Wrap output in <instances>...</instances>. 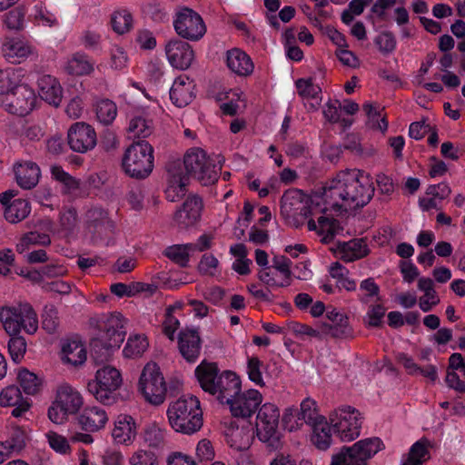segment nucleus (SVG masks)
I'll return each instance as SVG.
<instances>
[{
  "label": "nucleus",
  "mask_w": 465,
  "mask_h": 465,
  "mask_svg": "<svg viewBox=\"0 0 465 465\" xmlns=\"http://www.w3.org/2000/svg\"><path fill=\"white\" fill-rule=\"evenodd\" d=\"M108 420L105 411L100 407H87L78 417L79 424L82 429L94 432L103 429Z\"/></svg>",
  "instance_id": "obj_29"
},
{
  "label": "nucleus",
  "mask_w": 465,
  "mask_h": 465,
  "mask_svg": "<svg viewBox=\"0 0 465 465\" xmlns=\"http://www.w3.org/2000/svg\"><path fill=\"white\" fill-rule=\"evenodd\" d=\"M183 164L187 173L185 175L196 179L204 186L214 183L222 169L200 148L190 149L184 155Z\"/></svg>",
  "instance_id": "obj_6"
},
{
  "label": "nucleus",
  "mask_w": 465,
  "mask_h": 465,
  "mask_svg": "<svg viewBox=\"0 0 465 465\" xmlns=\"http://www.w3.org/2000/svg\"><path fill=\"white\" fill-rule=\"evenodd\" d=\"M91 357L96 364H103L108 361L115 349L120 346H113L111 341L101 337L93 339L90 342Z\"/></svg>",
  "instance_id": "obj_37"
},
{
  "label": "nucleus",
  "mask_w": 465,
  "mask_h": 465,
  "mask_svg": "<svg viewBox=\"0 0 465 465\" xmlns=\"http://www.w3.org/2000/svg\"><path fill=\"white\" fill-rule=\"evenodd\" d=\"M99 337L111 341L113 346H120L125 337L123 316L118 312L101 315L97 320Z\"/></svg>",
  "instance_id": "obj_15"
},
{
  "label": "nucleus",
  "mask_w": 465,
  "mask_h": 465,
  "mask_svg": "<svg viewBox=\"0 0 465 465\" xmlns=\"http://www.w3.org/2000/svg\"><path fill=\"white\" fill-rule=\"evenodd\" d=\"M374 43L382 54H391L396 48V38L390 31H384L377 35Z\"/></svg>",
  "instance_id": "obj_56"
},
{
  "label": "nucleus",
  "mask_w": 465,
  "mask_h": 465,
  "mask_svg": "<svg viewBox=\"0 0 465 465\" xmlns=\"http://www.w3.org/2000/svg\"><path fill=\"white\" fill-rule=\"evenodd\" d=\"M42 326L48 333L56 331L59 326L57 309L54 305H46L42 314Z\"/></svg>",
  "instance_id": "obj_54"
},
{
  "label": "nucleus",
  "mask_w": 465,
  "mask_h": 465,
  "mask_svg": "<svg viewBox=\"0 0 465 465\" xmlns=\"http://www.w3.org/2000/svg\"><path fill=\"white\" fill-rule=\"evenodd\" d=\"M130 465H159V459L155 451L145 449L135 450L129 457Z\"/></svg>",
  "instance_id": "obj_50"
},
{
  "label": "nucleus",
  "mask_w": 465,
  "mask_h": 465,
  "mask_svg": "<svg viewBox=\"0 0 465 465\" xmlns=\"http://www.w3.org/2000/svg\"><path fill=\"white\" fill-rule=\"evenodd\" d=\"M330 423L334 433L342 441H351L360 435L361 413L351 406H341L330 414Z\"/></svg>",
  "instance_id": "obj_9"
},
{
  "label": "nucleus",
  "mask_w": 465,
  "mask_h": 465,
  "mask_svg": "<svg viewBox=\"0 0 465 465\" xmlns=\"http://www.w3.org/2000/svg\"><path fill=\"white\" fill-rule=\"evenodd\" d=\"M173 306H169L166 309L165 320L163 322V332L171 341H173V334L179 327V321L173 316Z\"/></svg>",
  "instance_id": "obj_62"
},
{
  "label": "nucleus",
  "mask_w": 465,
  "mask_h": 465,
  "mask_svg": "<svg viewBox=\"0 0 465 465\" xmlns=\"http://www.w3.org/2000/svg\"><path fill=\"white\" fill-rule=\"evenodd\" d=\"M382 448V441L374 437L359 440L352 446L345 448V450L351 452L357 465H364L367 460L371 459Z\"/></svg>",
  "instance_id": "obj_24"
},
{
  "label": "nucleus",
  "mask_w": 465,
  "mask_h": 465,
  "mask_svg": "<svg viewBox=\"0 0 465 465\" xmlns=\"http://www.w3.org/2000/svg\"><path fill=\"white\" fill-rule=\"evenodd\" d=\"M170 174L169 185L165 191L166 198L170 202H175L186 193L188 185V177L184 175L179 168V163H173L168 168Z\"/></svg>",
  "instance_id": "obj_27"
},
{
  "label": "nucleus",
  "mask_w": 465,
  "mask_h": 465,
  "mask_svg": "<svg viewBox=\"0 0 465 465\" xmlns=\"http://www.w3.org/2000/svg\"><path fill=\"white\" fill-rule=\"evenodd\" d=\"M122 381L120 371L105 365L97 370L95 379L87 383V390L101 403L112 405L118 400Z\"/></svg>",
  "instance_id": "obj_5"
},
{
  "label": "nucleus",
  "mask_w": 465,
  "mask_h": 465,
  "mask_svg": "<svg viewBox=\"0 0 465 465\" xmlns=\"http://www.w3.org/2000/svg\"><path fill=\"white\" fill-rule=\"evenodd\" d=\"M31 211L29 203L24 199H15L5 208V218L11 223L25 219Z\"/></svg>",
  "instance_id": "obj_38"
},
{
  "label": "nucleus",
  "mask_w": 465,
  "mask_h": 465,
  "mask_svg": "<svg viewBox=\"0 0 465 465\" xmlns=\"http://www.w3.org/2000/svg\"><path fill=\"white\" fill-rule=\"evenodd\" d=\"M310 198L298 189L287 190L281 199V214L288 222L311 214Z\"/></svg>",
  "instance_id": "obj_13"
},
{
  "label": "nucleus",
  "mask_w": 465,
  "mask_h": 465,
  "mask_svg": "<svg viewBox=\"0 0 465 465\" xmlns=\"http://www.w3.org/2000/svg\"><path fill=\"white\" fill-rule=\"evenodd\" d=\"M14 172L17 184L25 190L35 187L41 174L38 165L33 162L16 163Z\"/></svg>",
  "instance_id": "obj_25"
},
{
  "label": "nucleus",
  "mask_w": 465,
  "mask_h": 465,
  "mask_svg": "<svg viewBox=\"0 0 465 465\" xmlns=\"http://www.w3.org/2000/svg\"><path fill=\"white\" fill-rule=\"evenodd\" d=\"M227 65L232 72L242 76L251 74L254 68L250 56L239 49L228 51Z\"/></svg>",
  "instance_id": "obj_35"
},
{
  "label": "nucleus",
  "mask_w": 465,
  "mask_h": 465,
  "mask_svg": "<svg viewBox=\"0 0 465 465\" xmlns=\"http://www.w3.org/2000/svg\"><path fill=\"white\" fill-rule=\"evenodd\" d=\"M224 436L229 446L239 451L248 450L253 439L250 425H239L234 421L226 428Z\"/></svg>",
  "instance_id": "obj_20"
},
{
  "label": "nucleus",
  "mask_w": 465,
  "mask_h": 465,
  "mask_svg": "<svg viewBox=\"0 0 465 465\" xmlns=\"http://www.w3.org/2000/svg\"><path fill=\"white\" fill-rule=\"evenodd\" d=\"M18 380L20 386L23 388L26 394L35 395L40 391V379L28 370L25 369L20 371L18 373Z\"/></svg>",
  "instance_id": "obj_48"
},
{
  "label": "nucleus",
  "mask_w": 465,
  "mask_h": 465,
  "mask_svg": "<svg viewBox=\"0 0 465 465\" xmlns=\"http://www.w3.org/2000/svg\"><path fill=\"white\" fill-rule=\"evenodd\" d=\"M111 23L114 32L124 35L131 29L133 17L126 10L117 11L113 14Z\"/></svg>",
  "instance_id": "obj_49"
},
{
  "label": "nucleus",
  "mask_w": 465,
  "mask_h": 465,
  "mask_svg": "<svg viewBox=\"0 0 465 465\" xmlns=\"http://www.w3.org/2000/svg\"><path fill=\"white\" fill-rule=\"evenodd\" d=\"M2 52L8 62L20 64L34 54V48L23 40L8 38L3 44Z\"/></svg>",
  "instance_id": "obj_26"
},
{
  "label": "nucleus",
  "mask_w": 465,
  "mask_h": 465,
  "mask_svg": "<svg viewBox=\"0 0 465 465\" xmlns=\"http://www.w3.org/2000/svg\"><path fill=\"white\" fill-rule=\"evenodd\" d=\"M322 331L333 338L342 339L351 336V329L349 321L341 322L338 325L322 324Z\"/></svg>",
  "instance_id": "obj_61"
},
{
  "label": "nucleus",
  "mask_w": 465,
  "mask_h": 465,
  "mask_svg": "<svg viewBox=\"0 0 465 465\" xmlns=\"http://www.w3.org/2000/svg\"><path fill=\"white\" fill-rule=\"evenodd\" d=\"M360 291L362 292L363 294L361 295L359 299L363 303H369L373 298H376L377 301L380 300V287L376 284L373 278L363 280L360 283Z\"/></svg>",
  "instance_id": "obj_55"
},
{
  "label": "nucleus",
  "mask_w": 465,
  "mask_h": 465,
  "mask_svg": "<svg viewBox=\"0 0 465 465\" xmlns=\"http://www.w3.org/2000/svg\"><path fill=\"white\" fill-rule=\"evenodd\" d=\"M339 250L341 259L347 262L361 259L367 256L370 252L366 241L363 238L343 242L340 243Z\"/></svg>",
  "instance_id": "obj_34"
},
{
  "label": "nucleus",
  "mask_w": 465,
  "mask_h": 465,
  "mask_svg": "<svg viewBox=\"0 0 465 465\" xmlns=\"http://www.w3.org/2000/svg\"><path fill=\"white\" fill-rule=\"evenodd\" d=\"M315 405L316 402L310 398L303 400L301 403L300 412L297 414L298 420H303L305 423L312 425L319 422V416L316 412Z\"/></svg>",
  "instance_id": "obj_52"
},
{
  "label": "nucleus",
  "mask_w": 465,
  "mask_h": 465,
  "mask_svg": "<svg viewBox=\"0 0 465 465\" xmlns=\"http://www.w3.org/2000/svg\"><path fill=\"white\" fill-rule=\"evenodd\" d=\"M194 85L188 77L180 76L176 78L170 89V99L177 107H184L193 98Z\"/></svg>",
  "instance_id": "obj_30"
},
{
  "label": "nucleus",
  "mask_w": 465,
  "mask_h": 465,
  "mask_svg": "<svg viewBox=\"0 0 465 465\" xmlns=\"http://www.w3.org/2000/svg\"><path fill=\"white\" fill-rule=\"evenodd\" d=\"M27 440L28 436L24 429L18 426L11 427L7 439L0 442V463L23 450Z\"/></svg>",
  "instance_id": "obj_19"
},
{
  "label": "nucleus",
  "mask_w": 465,
  "mask_h": 465,
  "mask_svg": "<svg viewBox=\"0 0 465 465\" xmlns=\"http://www.w3.org/2000/svg\"><path fill=\"white\" fill-rule=\"evenodd\" d=\"M215 363L202 361L195 369V376L202 389L212 395H216L221 403H226L241 391V381L232 371H226L218 375Z\"/></svg>",
  "instance_id": "obj_2"
},
{
  "label": "nucleus",
  "mask_w": 465,
  "mask_h": 465,
  "mask_svg": "<svg viewBox=\"0 0 465 465\" xmlns=\"http://www.w3.org/2000/svg\"><path fill=\"white\" fill-rule=\"evenodd\" d=\"M313 426L312 443L322 450H327L331 444V426L326 421H319Z\"/></svg>",
  "instance_id": "obj_40"
},
{
  "label": "nucleus",
  "mask_w": 465,
  "mask_h": 465,
  "mask_svg": "<svg viewBox=\"0 0 465 465\" xmlns=\"http://www.w3.org/2000/svg\"><path fill=\"white\" fill-rule=\"evenodd\" d=\"M299 95L303 98H315L321 92V88L314 84L311 78H300L295 83Z\"/></svg>",
  "instance_id": "obj_58"
},
{
  "label": "nucleus",
  "mask_w": 465,
  "mask_h": 465,
  "mask_svg": "<svg viewBox=\"0 0 465 465\" xmlns=\"http://www.w3.org/2000/svg\"><path fill=\"white\" fill-rule=\"evenodd\" d=\"M49 446L57 453L67 454L71 451V447L65 437L54 432L49 431L46 434Z\"/></svg>",
  "instance_id": "obj_57"
},
{
  "label": "nucleus",
  "mask_w": 465,
  "mask_h": 465,
  "mask_svg": "<svg viewBox=\"0 0 465 465\" xmlns=\"http://www.w3.org/2000/svg\"><path fill=\"white\" fill-rule=\"evenodd\" d=\"M140 438L143 445L153 451H161L167 446L166 430L155 421L144 424Z\"/></svg>",
  "instance_id": "obj_23"
},
{
  "label": "nucleus",
  "mask_w": 465,
  "mask_h": 465,
  "mask_svg": "<svg viewBox=\"0 0 465 465\" xmlns=\"http://www.w3.org/2000/svg\"><path fill=\"white\" fill-rule=\"evenodd\" d=\"M116 115L117 106L113 101L109 99H103L97 103L96 116L99 122L104 124H110L114 122Z\"/></svg>",
  "instance_id": "obj_46"
},
{
  "label": "nucleus",
  "mask_w": 465,
  "mask_h": 465,
  "mask_svg": "<svg viewBox=\"0 0 465 465\" xmlns=\"http://www.w3.org/2000/svg\"><path fill=\"white\" fill-rule=\"evenodd\" d=\"M203 202L198 196H189L176 211L173 220L180 228H188L197 223L201 216Z\"/></svg>",
  "instance_id": "obj_18"
},
{
  "label": "nucleus",
  "mask_w": 465,
  "mask_h": 465,
  "mask_svg": "<svg viewBox=\"0 0 465 465\" xmlns=\"http://www.w3.org/2000/svg\"><path fill=\"white\" fill-rule=\"evenodd\" d=\"M280 411L272 403L263 404L257 414L256 430L257 437L264 442L270 450L282 448L281 433L278 430Z\"/></svg>",
  "instance_id": "obj_8"
},
{
  "label": "nucleus",
  "mask_w": 465,
  "mask_h": 465,
  "mask_svg": "<svg viewBox=\"0 0 465 465\" xmlns=\"http://www.w3.org/2000/svg\"><path fill=\"white\" fill-rule=\"evenodd\" d=\"M87 223L89 229L99 235L112 232L114 229V223L108 217L107 212L101 208H93L87 212Z\"/></svg>",
  "instance_id": "obj_33"
},
{
  "label": "nucleus",
  "mask_w": 465,
  "mask_h": 465,
  "mask_svg": "<svg viewBox=\"0 0 465 465\" xmlns=\"http://www.w3.org/2000/svg\"><path fill=\"white\" fill-rule=\"evenodd\" d=\"M201 342L196 330L185 329L179 333V351L188 362H194L198 359L201 352Z\"/></svg>",
  "instance_id": "obj_21"
},
{
  "label": "nucleus",
  "mask_w": 465,
  "mask_h": 465,
  "mask_svg": "<svg viewBox=\"0 0 465 465\" xmlns=\"http://www.w3.org/2000/svg\"><path fill=\"white\" fill-rule=\"evenodd\" d=\"M374 192L370 174L358 169H346L326 183L322 196L333 210L347 212L367 205Z\"/></svg>",
  "instance_id": "obj_1"
},
{
  "label": "nucleus",
  "mask_w": 465,
  "mask_h": 465,
  "mask_svg": "<svg viewBox=\"0 0 465 465\" xmlns=\"http://www.w3.org/2000/svg\"><path fill=\"white\" fill-rule=\"evenodd\" d=\"M70 148L77 153H86L94 148L97 143L94 129L83 122L74 124L67 134Z\"/></svg>",
  "instance_id": "obj_14"
},
{
  "label": "nucleus",
  "mask_w": 465,
  "mask_h": 465,
  "mask_svg": "<svg viewBox=\"0 0 465 465\" xmlns=\"http://www.w3.org/2000/svg\"><path fill=\"white\" fill-rule=\"evenodd\" d=\"M165 52L170 64L181 70L187 69L194 58L191 45L182 40H171L166 45Z\"/></svg>",
  "instance_id": "obj_17"
},
{
  "label": "nucleus",
  "mask_w": 465,
  "mask_h": 465,
  "mask_svg": "<svg viewBox=\"0 0 465 465\" xmlns=\"http://www.w3.org/2000/svg\"><path fill=\"white\" fill-rule=\"evenodd\" d=\"M218 264V260L213 254L206 253L201 258L198 264V271L201 274L213 275V271L217 268Z\"/></svg>",
  "instance_id": "obj_63"
},
{
  "label": "nucleus",
  "mask_w": 465,
  "mask_h": 465,
  "mask_svg": "<svg viewBox=\"0 0 465 465\" xmlns=\"http://www.w3.org/2000/svg\"><path fill=\"white\" fill-rule=\"evenodd\" d=\"M136 433V426L133 417L129 415L118 416L112 431V436L115 441L121 444H129L133 442Z\"/></svg>",
  "instance_id": "obj_32"
},
{
  "label": "nucleus",
  "mask_w": 465,
  "mask_h": 465,
  "mask_svg": "<svg viewBox=\"0 0 465 465\" xmlns=\"http://www.w3.org/2000/svg\"><path fill=\"white\" fill-rule=\"evenodd\" d=\"M66 70L74 75H85L94 71V63L85 54L76 53L67 62Z\"/></svg>",
  "instance_id": "obj_39"
},
{
  "label": "nucleus",
  "mask_w": 465,
  "mask_h": 465,
  "mask_svg": "<svg viewBox=\"0 0 465 465\" xmlns=\"http://www.w3.org/2000/svg\"><path fill=\"white\" fill-rule=\"evenodd\" d=\"M139 388L150 403L159 405L164 401L166 383L156 363L149 362L144 366L139 380Z\"/></svg>",
  "instance_id": "obj_10"
},
{
  "label": "nucleus",
  "mask_w": 465,
  "mask_h": 465,
  "mask_svg": "<svg viewBox=\"0 0 465 465\" xmlns=\"http://www.w3.org/2000/svg\"><path fill=\"white\" fill-rule=\"evenodd\" d=\"M173 26L180 36L192 41L201 39L206 32V26L201 15L188 7L177 13Z\"/></svg>",
  "instance_id": "obj_12"
},
{
  "label": "nucleus",
  "mask_w": 465,
  "mask_h": 465,
  "mask_svg": "<svg viewBox=\"0 0 465 465\" xmlns=\"http://www.w3.org/2000/svg\"><path fill=\"white\" fill-rule=\"evenodd\" d=\"M428 446L429 441L427 440H420L415 442L411 446L408 458L403 462V465H421L430 458Z\"/></svg>",
  "instance_id": "obj_43"
},
{
  "label": "nucleus",
  "mask_w": 465,
  "mask_h": 465,
  "mask_svg": "<svg viewBox=\"0 0 465 465\" xmlns=\"http://www.w3.org/2000/svg\"><path fill=\"white\" fill-rule=\"evenodd\" d=\"M25 13L22 8L16 7L5 14V24L10 30L19 31L24 28Z\"/></svg>",
  "instance_id": "obj_60"
},
{
  "label": "nucleus",
  "mask_w": 465,
  "mask_h": 465,
  "mask_svg": "<svg viewBox=\"0 0 465 465\" xmlns=\"http://www.w3.org/2000/svg\"><path fill=\"white\" fill-rule=\"evenodd\" d=\"M51 173L54 179L63 184V193L73 194L79 190L80 181L66 173L61 166H52Z\"/></svg>",
  "instance_id": "obj_41"
},
{
  "label": "nucleus",
  "mask_w": 465,
  "mask_h": 465,
  "mask_svg": "<svg viewBox=\"0 0 465 465\" xmlns=\"http://www.w3.org/2000/svg\"><path fill=\"white\" fill-rule=\"evenodd\" d=\"M128 132L134 134V137H148L153 132L151 121L137 116L130 121Z\"/></svg>",
  "instance_id": "obj_51"
},
{
  "label": "nucleus",
  "mask_w": 465,
  "mask_h": 465,
  "mask_svg": "<svg viewBox=\"0 0 465 465\" xmlns=\"http://www.w3.org/2000/svg\"><path fill=\"white\" fill-rule=\"evenodd\" d=\"M123 168L133 178H146L153 169V146L145 140L134 142L124 153Z\"/></svg>",
  "instance_id": "obj_4"
},
{
  "label": "nucleus",
  "mask_w": 465,
  "mask_h": 465,
  "mask_svg": "<svg viewBox=\"0 0 465 465\" xmlns=\"http://www.w3.org/2000/svg\"><path fill=\"white\" fill-rule=\"evenodd\" d=\"M263 363L258 357H251L247 361V374L249 379L257 385L263 386V379L262 376V367Z\"/></svg>",
  "instance_id": "obj_59"
},
{
  "label": "nucleus",
  "mask_w": 465,
  "mask_h": 465,
  "mask_svg": "<svg viewBox=\"0 0 465 465\" xmlns=\"http://www.w3.org/2000/svg\"><path fill=\"white\" fill-rule=\"evenodd\" d=\"M62 360L73 366L83 364L86 361V351L79 341H67L62 346Z\"/></svg>",
  "instance_id": "obj_36"
},
{
  "label": "nucleus",
  "mask_w": 465,
  "mask_h": 465,
  "mask_svg": "<svg viewBox=\"0 0 465 465\" xmlns=\"http://www.w3.org/2000/svg\"><path fill=\"white\" fill-rule=\"evenodd\" d=\"M262 401V394L257 390H248L238 394L228 402L234 417L247 418L256 412Z\"/></svg>",
  "instance_id": "obj_16"
},
{
  "label": "nucleus",
  "mask_w": 465,
  "mask_h": 465,
  "mask_svg": "<svg viewBox=\"0 0 465 465\" xmlns=\"http://www.w3.org/2000/svg\"><path fill=\"white\" fill-rule=\"evenodd\" d=\"M51 243V239L48 234L39 232L36 231L25 233L16 244V251L23 253L29 248L30 245H43L46 246Z\"/></svg>",
  "instance_id": "obj_44"
},
{
  "label": "nucleus",
  "mask_w": 465,
  "mask_h": 465,
  "mask_svg": "<svg viewBox=\"0 0 465 465\" xmlns=\"http://www.w3.org/2000/svg\"><path fill=\"white\" fill-rule=\"evenodd\" d=\"M167 417L170 426L180 433L191 435L203 426V411L194 396L182 397L171 403Z\"/></svg>",
  "instance_id": "obj_3"
},
{
  "label": "nucleus",
  "mask_w": 465,
  "mask_h": 465,
  "mask_svg": "<svg viewBox=\"0 0 465 465\" xmlns=\"http://www.w3.org/2000/svg\"><path fill=\"white\" fill-rule=\"evenodd\" d=\"M77 224V213L73 208L64 210L60 214V225L64 231L72 232Z\"/></svg>",
  "instance_id": "obj_64"
},
{
  "label": "nucleus",
  "mask_w": 465,
  "mask_h": 465,
  "mask_svg": "<svg viewBox=\"0 0 465 465\" xmlns=\"http://www.w3.org/2000/svg\"><path fill=\"white\" fill-rule=\"evenodd\" d=\"M54 401L71 414L76 413L83 405L81 394L69 384H62L57 388Z\"/></svg>",
  "instance_id": "obj_28"
},
{
  "label": "nucleus",
  "mask_w": 465,
  "mask_h": 465,
  "mask_svg": "<svg viewBox=\"0 0 465 465\" xmlns=\"http://www.w3.org/2000/svg\"><path fill=\"white\" fill-rule=\"evenodd\" d=\"M148 348V341L143 335L131 336L124 348L123 353L126 358H135L141 356Z\"/></svg>",
  "instance_id": "obj_45"
},
{
  "label": "nucleus",
  "mask_w": 465,
  "mask_h": 465,
  "mask_svg": "<svg viewBox=\"0 0 465 465\" xmlns=\"http://www.w3.org/2000/svg\"><path fill=\"white\" fill-rule=\"evenodd\" d=\"M191 250L192 246L188 243L174 244L167 247L163 251V254L174 263L185 268L188 266L190 253L192 252Z\"/></svg>",
  "instance_id": "obj_42"
},
{
  "label": "nucleus",
  "mask_w": 465,
  "mask_h": 465,
  "mask_svg": "<svg viewBox=\"0 0 465 465\" xmlns=\"http://www.w3.org/2000/svg\"><path fill=\"white\" fill-rule=\"evenodd\" d=\"M0 405L14 407L11 414L14 417H22L29 411L31 403L25 399L19 387L11 385L5 388L0 393Z\"/></svg>",
  "instance_id": "obj_22"
},
{
  "label": "nucleus",
  "mask_w": 465,
  "mask_h": 465,
  "mask_svg": "<svg viewBox=\"0 0 465 465\" xmlns=\"http://www.w3.org/2000/svg\"><path fill=\"white\" fill-rule=\"evenodd\" d=\"M35 102L34 90L26 84H20L1 99V106L11 114L25 116L33 110Z\"/></svg>",
  "instance_id": "obj_11"
},
{
  "label": "nucleus",
  "mask_w": 465,
  "mask_h": 465,
  "mask_svg": "<svg viewBox=\"0 0 465 465\" xmlns=\"http://www.w3.org/2000/svg\"><path fill=\"white\" fill-rule=\"evenodd\" d=\"M8 350L14 361L19 362L26 351V341L19 334H9Z\"/></svg>",
  "instance_id": "obj_53"
},
{
  "label": "nucleus",
  "mask_w": 465,
  "mask_h": 465,
  "mask_svg": "<svg viewBox=\"0 0 465 465\" xmlns=\"http://www.w3.org/2000/svg\"><path fill=\"white\" fill-rule=\"evenodd\" d=\"M318 233L323 235L322 242L326 243L330 242L334 235L341 230L340 223L333 218L321 216L318 218Z\"/></svg>",
  "instance_id": "obj_47"
},
{
  "label": "nucleus",
  "mask_w": 465,
  "mask_h": 465,
  "mask_svg": "<svg viewBox=\"0 0 465 465\" xmlns=\"http://www.w3.org/2000/svg\"><path fill=\"white\" fill-rule=\"evenodd\" d=\"M39 95L49 104L58 106L62 101L63 91L58 81L49 75H43L38 79Z\"/></svg>",
  "instance_id": "obj_31"
},
{
  "label": "nucleus",
  "mask_w": 465,
  "mask_h": 465,
  "mask_svg": "<svg viewBox=\"0 0 465 465\" xmlns=\"http://www.w3.org/2000/svg\"><path fill=\"white\" fill-rule=\"evenodd\" d=\"M0 320L8 334H19L22 329L34 334L38 329L37 315L29 303L2 308Z\"/></svg>",
  "instance_id": "obj_7"
}]
</instances>
